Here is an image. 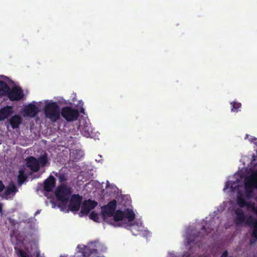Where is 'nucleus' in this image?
<instances>
[{"label": "nucleus", "mask_w": 257, "mask_h": 257, "mask_svg": "<svg viewBox=\"0 0 257 257\" xmlns=\"http://www.w3.org/2000/svg\"><path fill=\"white\" fill-rule=\"evenodd\" d=\"M72 193L71 188L66 185L61 184L58 186L55 191V195L58 201H68Z\"/></svg>", "instance_id": "nucleus-6"}, {"label": "nucleus", "mask_w": 257, "mask_h": 257, "mask_svg": "<svg viewBox=\"0 0 257 257\" xmlns=\"http://www.w3.org/2000/svg\"><path fill=\"white\" fill-rule=\"evenodd\" d=\"M44 111L46 117L55 122L60 118V107L57 102H49L45 104Z\"/></svg>", "instance_id": "nucleus-2"}, {"label": "nucleus", "mask_w": 257, "mask_h": 257, "mask_svg": "<svg viewBox=\"0 0 257 257\" xmlns=\"http://www.w3.org/2000/svg\"><path fill=\"white\" fill-rule=\"evenodd\" d=\"M9 123L13 129L18 128L22 123V118L18 114L12 116L9 119Z\"/></svg>", "instance_id": "nucleus-14"}, {"label": "nucleus", "mask_w": 257, "mask_h": 257, "mask_svg": "<svg viewBox=\"0 0 257 257\" xmlns=\"http://www.w3.org/2000/svg\"><path fill=\"white\" fill-rule=\"evenodd\" d=\"M202 229H205V226H203Z\"/></svg>", "instance_id": "nucleus-42"}, {"label": "nucleus", "mask_w": 257, "mask_h": 257, "mask_svg": "<svg viewBox=\"0 0 257 257\" xmlns=\"http://www.w3.org/2000/svg\"><path fill=\"white\" fill-rule=\"evenodd\" d=\"M36 253H37V256L38 257L39 256V252L37 251V250L36 249Z\"/></svg>", "instance_id": "nucleus-39"}, {"label": "nucleus", "mask_w": 257, "mask_h": 257, "mask_svg": "<svg viewBox=\"0 0 257 257\" xmlns=\"http://www.w3.org/2000/svg\"><path fill=\"white\" fill-rule=\"evenodd\" d=\"M5 188V186L2 181L0 180V192H2Z\"/></svg>", "instance_id": "nucleus-32"}, {"label": "nucleus", "mask_w": 257, "mask_h": 257, "mask_svg": "<svg viewBox=\"0 0 257 257\" xmlns=\"http://www.w3.org/2000/svg\"><path fill=\"white\" fill-rule=\"evenodd\" d=\"M60 257H66V256H64V255H62V256H60Z\"/></svg>", "instance_id": "nucleus-43"}, {"label": "nucleus", "mask_w": 257, "mask_h": 257, "mask_svg": "<svg viewBox=\"0 0 257 257\" xmlns=\"http://www.w3.org/2000/svg\"><path fill=\"white\" fill-rule=\"evenodd\" d=\"M253 227L251 238L250 239L251 244L253 243L257 240V226H253Z\"/></svg>", "instance_id": "nucleus-27"}, {"label": "nucleus", "mask_w": 257, "mask_h": 257, "mask_svg": "<svg viewBox=\"0 0 257 257\" xmlns=\"http://www.w3.org/2000/svg\"><path fill=\"white\" fill-rule=\"evenodd\" d=\"M237 203L238 205V206L241 208H243L246 206H249V205L247 204V203L245 201L244 198L242 196V194L240 193H239L237 195Z\"/></svg>", "instance_id": "nucleus-23"}, {"label": "nucleus", "mask_w": 257, "mask_h": 257, "mask_svg": "<svg viewBox=\"0 0 257 257\" xmlns=\"http://www.w3.org/2000/svg\"><path fill=\"white\" fill-rule=\"evenodd\" d=\"M2 207H3L2 204L1 203H0V213H2V210H3Z\"/></svg>", "instance_id": "nucleus-35"}, {"label": "nucleus", "mask_w": 257, "mask_h": 257, "mask_svg": "<svg viewBox=\"0 0 257 257\" xmlns=\"http://www.w3.org/2000/svg\"><path fill=\"white\" fill-rule=\"evenodd\" d=\"M10 87L8 84L3 80H0V97L7 96Z\"/></svg>", "instance_id": "nucleus-16"}, {"label": "nucleus", "mask_w": 257, "mask_h": 257, "mask_svg": "<svg viewBox=\"0 0 257 257\" xmlns=\"http://www.w3.org/2000/svg\"><path fill=\"white\" fill-rule=\"evenodd\" d=\"M80 112L84 113V109L83 108H81L80 109Z\"/></svg>", "instance_id": "nucleus-36"}, {"label": "nucleus", "mask_w": 257, "mask_h": 257, "mask_svg": "<svg viewBox=\"0 0 257 257\" xmlns=\"http://www.w3.org/2000/svg\"><path fill=\"white\" fill-rule=\"evenodd\" d=\"M135 218L136 214L133 210L127 208L123 210H116L114 216V221H121L127 224L134 221Z\"/></svg>", "instance_id": "nucleus-3"}, {"label": "nucleus", "mask_w": 257, "mask_h": 257, "mask_svg": "<svg viewBox=\"0 0 257 257\" xmlns=\"http://www.w3.org/2000/svg\"><path fill=\"white\" fill-rule=\"evenodd\" d=\"M252 225H257V221L256 222H255L254 223H253Z\"/></svg>", "instance_id": "nucleus-41"}, {"label": "nucleus", "mask_w": 257, "mask_h": 257, "mask_svg": "<svg viewBox=\"0 0 257 257\" xmlns=\"http://www.w3.org/2000/svg\"><path fill=\"white\" fill-rule=\"evenodd\" d=\"M11 237L13 240L15 238L17 240V244L22 243L25 245V246L26 245L25 240L23 238L22 236L20 235V233H18L17 231H14L13 234L11 235Z\"/></svg>", "instance_id": "nucleus-21"}, {"label": "nucleus", "mask_w": 257, "mask_h": 257, "mask_svg": "<svg viewBox=\"0 0 257 257\" xmlns=\"http://www.w3.org/2000/svg\"><path fill=\"white\" fill-rule=\"evenodd\" d=\"M90 218L94 221H97L99 219L98 214L94 211H92L90 213Z\"/></svg>", "instance_id": "nucleus-30"}, {"label": "nucleus", "mask_w": 257, "mask_h": 257, "mask_svg": "<svg viewBox=\"0 0 257 257\" xmlns=\"http://www.w3.org/2000/svg\"><path fill=\"white\" fill-rule=\"evenodd\" d=\"M228 188V185H227V183H226V184L225 185V187H224V189H226Z\"/></svg>", "instance_id": "nucleus-37"}, {"label": "nucleus", "mask_w": 257, "mask_h": 257, "mask_svg": "<svg viewBox=\"0 0 257 257\" xmlns=\"http://www.w3.org/2000/svg\"><path fill=\"white\" fill-rule=\"evenodd\" d=\"M26 165L33 172H37L40 169L38 160L33 157H28L26 160Z\"/></svg>", "instance_id": "nucleus-11"}, {"label": "nucleus", "mask_w": 257, "mask_h": 257, "mask_svg": "<svg viewBox=\"0 0 257 257\" xmlns=\"http://www.w3.org/2000/svg\"><path fill=\"white\" fill-rule=\"evenodd\" d=\"M256 140H257V139L255 138H254L253 139H252V142H253V141H256Z\"/></svg>", "instance_id": "nucleus-40"}, {"label": "nucleus", "mask_w": 257, "mask_h": 257, "mask_svg": "<svg viewBox=\"0 0 257 257\" xmlns=\"http://www.w3.org/2000/svg\"><path fill=\"white\" fill-rule=\"evenodd\" d=\"M129 225H133V224H130ZM133 225H135V224H134Z\"/></svg>", "instance_id": "nucleus-45"}, {"label": "nucleus", "mask_w": 257, "mask_h": 257, "mask_svg": "<svg viewBox=\"0 0 257 257\" xmlns=\"http://www.w3.org/2000/svg\"><path fill=\"white\" fill-rule=\"evenodd\" d=\"M60 202L58 205V207L60 208V209L62 211H64L67 207V204L68 201H59Z\"/></svg>", "instance_id": "nucleus-29"}, {"label": "nucleus", "mask_w": 257, "mask_h": 257, "mask_svg": "<svg viewBox=\"0 0 257 257\" xmlns=\"http://www.w3.org/2000/svg\"><path fill=\"white\" fill-rule=\"evenodd\" d=\"M82 201V197L78 194H73L70 199L68 209L71 211H77L79 210Z\"/></svg>", "instance_id": "nucleus-10"}, {"label": "nucleus", "mask_w": 257, "mask_h": 257, "mask_svg": "<svg viewBox=\"0 0 257 257\" xmlns=\"http://www.w3.org/2000/svg\"><path fill=\"white\" fill-rule=\"evenodd\" d=\"M186 239L188 240V241H187V242H188L187 245H188L189 244V240H190V238H189V237L188 236H186Z\"/></svg>", "instance_id": "nucleus-38"}, {"label": "nucleus", "mask_w": 257, "mask_h": 257, "mask_svg": "<svg viewBox=\"0 0 257 257\" xmlns=\"http://www.w3.org/2000/svg\"><path fill=\"white\" fill-rule=\"evenodd\" d=\"M55 175L58 178L60 183H63L66 181V178L64 174L56 173Z\"/></svg>", "instance_id": "nucleus-28"}, {"label": "nucleus", "mask_w": 257, "mask_h": 257, "mask_svg": "<svg viewBox=\"0 0 257 257\" xmlns=\"http://www.w3.org/2000/svg\"><path fill=\"white\" fill-rule=\"evenodd\" d=\"M82 135L86 138H89L91 136L92 133V128L88 124H85L81 128Z\"/></svg>", "instance_id": "nucleus-22"}, {"label": "nucleus", "mask_w": 257, "mask_h": 257, "mask_svg": "<svg viewBox=\"0 0 257 257\" xmlns=\"http://www.w3.org/2000/svg\"><path fill=\"white\" fill-rule=\"evenodd\" d=\"M27 178V175L25 173L23 170H20L18 176V182L19 185H22L26 180Z\"/></svg>", "instance_id": "nucleus-24"}, {"label": "nucleus", "mask_w": 257, "mask_h": 257, "mask_svg": "<svg viewBox=\"0 0 257 257\" xmlns=\"http://www.w3.org/2000/svg\"><path fill=\"white\" fill-rule=\"evenodd\" d=\"M98 205V203L95 200L88 199L84 200L81 206L79 216L82 217L84 215H87L91 209H94Z\"/></svg>", "instance_id": "nucleus-9"}, {"label": "nucleus", "mask_w": 257, "mask_h": 257, "mask_svg": "<svg viewBox=\"0 0 257 257\" xmlns=\"http://www.w3.org/2000/svg\"><path fill=\"white\" fill-rule=\"evenodd\" d=\"M31 245H34V247L36 249L37 248V244L35 242H30L29 243Z\"/></svg>", "instance_id": "nucleus-33"}, {"label": "nucleus", "mask_w": 257, "mask_h": 257, "mask_svg": "<svg viewBox=\"0 0 257 257\" xmlns=\"http://www.w3.org/2000/svg\"><path fill=\"white\" fill-rule=\"evenodd\" d=\"M235 214L236 215L237 220L240 222H242L245 218L243 211L241 209H237L235 210Z\"/></svg>", "instance_id": "nucleus-25"}, {"label": "nucleus", "mask_w": 257, "mask_h": 257, "mask_svg": "<svg viewBox=\"0 0 257 257\" xmlns=\"http://www.w3.org/2000/svg\"><path fill=\"white\" fill-rule=\"evenodd\" d=\"M227 254H228V252H227V251H224V252L222 253V255H221V257H226V256H227Z\"/></svg>", "instance_id": "nucleus-34"}, {"label": "nucleus", "mask_w": 257, "mask_h": 257, "mask_svg": "<svg viewBox=\"0 0 257 257\" xmlns=\"http://www.w3.org/2000/svg\"><path fill=\"white\" fill-rule=\"evenodd\" d=\"M15 249L19 256V257H30V251L29 250V246H26V250H23L22 249H18L17 247H15Z\"/></svg>", "instance_id": "nucleus-19"}, {"label": "nucleus", "mask_w": 257, "mask_h": 257, "mask_svg": "<svg viewBox=\"0 0 257 257\" xmlns=\"http://www.w3.org/2000/svg\"><path fill=\"white\" fill-rule=\"evenodd\" d=\"M24 94L22 88L17 86H14L10 88V91L6 96L12 101H19L24 97Z\"/></svg>", "instance_id": "nucleus-8"}, {"label": "nucleus", "mask_w": 257, "mask_h": 257, "mask_svg": "<svg viewBox=\"0 0 257 257\" xmlns=\"http://www.w3.org/2000/svg\"><path fill=\"white\" fill-rule=\"evenodd\" d=\"M245 195L248 198L252 197L253 189H257V171H254L244 179Z\"/></svg>", "instance_id": "nucleus-4"}, {"label": "nucleus", "mask_w": 257, "mask_h": 257, "mask_svg": "<svg viewBox=\"0 0 257 257\" xmlns=\"http://www.w3.org/2000/svg\"><path fill=\"white\" fill-rule=\"evenodd\" d=\"M117 205L116 201L114 199L110 201L107 205L101 207V215L105 218L107 217H113L114 220L116 208Z\"/></svg>", "instance_id": "nucleus-7"}, {"label": "nucleus", "mask_w": 257, "mask_h": 257, "mask_svg": "<svg viewBox=\"0 0 257 257\" xmlns=\"http://www.w3.org/2000/svg\"><path fill=\"white\" fill-rule=\"evenodd\" d=\"M215 215L209 214L202 220V225H214L215 223Z\"/></svg>", "instance_id": "nucleus-18"}, {"label": "nucleus", "mask_w": 257, "mask_h": 257, "mask_svg": "<svg viewBox=\"0 0 257 257\" xmlns=\"http://www.w3.org/2000/svg\"><path fill=\"white\" fill-rule=\"evenodd\" d=\"M55 182L56 180L54 177L49 176L44 182V190L47 192L51 191L55 186Z\"/></svg>", "instance_id": "nucleus-15"}, {"label": "nucleus", "mask_w": 257, "mask_h": 257, "mask_svg": "<svg viewBox=\"0 0 257 257\" xmlns=\"http://www.w3.org/2000/svg\"><path fill=\"white\" fill-rule=\"evenodd\" d=\"M245 225H249V224H248V223H246V224H245Z\"/></svg>", "instance_id": "nucleus-44"}, {"label": "nucleus", "mask_w": 257, "mask_h": 257, "mask_svg": "<svg viewBox=\"0 0 257 257\" xmlns=\"http://www.w3.org/2000/svg\"><path fill=\"white\" fill-rule=\"evenodd\" d=\"M18 189L17 187L13 183H12L6 188L4 195L7 197L12 193H16Z\"/></svg>", "instance_id": "nucleus-17"}, {"label": "nucleus", "mask_w": 257, "mask_h": 257, "mask_svg": "<svg viewBox=\"0 0 257 257\" xmlns=\"http://www.w3.org/2000/svg\"><path fill=\"white\" fill-rule=\"evenodd\" d=\"M77 252L75 257H97L98 251H104L106 247L96 241L90 242L87 245L79 244L77 245Z\"/></svg>", "instance_id": "nucleus-1"}, {"label": "nucleus", "mask_w": 257, "mask_h": 257, "mask_svg": "<svg viewBox=\"0 0 257 257\" xmlns=\"http://www.w3.org/2000/svg\"><path fill=\"white\" fill-rule=\"evenodd\" d=\"M40 167H45L48 163H49V159L48 155L45 153L42 155L40 156L38 159Z\"/></svg>", "instance_id": "nucleus-20"}, {"label": "nucleus", "mask_w": 257, "mask_h": 257, "mask_svg": "<svg viewBox=\"0 0 257 257\" xmlns=\"http://www.w3.org/2000/svg\"><path fill=\"white\" fill-rule=\"evenodd\" d=\"M14 113L12 106L7 105L0 109V121H4Z\"/></svg>", "instance_id": "nucleus-13"}, {"label": "nucleus", "mask_w": 257, "mask_h": 257, "mask_svg": "<svg viewBox=\"0 0 257 257\" xmlns=\"http://www.w3.org/2000/svg\"><path fill=\"white\" fill-rule=\"evenodd\" d=\"M23 111L27 116L33 117L38 113L39 110L35 104L30 103L25 107Z\"/></svg>", "instance_id": "nucleus-12"}, {"label": "nucleus", "mask_w": 257, "mask_h": 257, "mask_svg": "<svg viewBox=\"0 0 257 257\" xmlns=\"http://www.w3.org/2000/svg\"><path fill=\"white\" fill-rule=\"evenodd\" d=\"M60 115L67 121L72 122L77 119L79 116V112L76 108L66 106L61 108Z\"/></svg>", "instance_id": "nucleus-5"}, {"label": "nucleus", "mask_w": 257, "mask_h": 257, "mask_svg": "<svg viewBox=\"0 0 257 257\" xmlns=\"http://www.w3.org/2000/svg\"><path fill=\"white\" fill-rule=\"evenodd\" d=\"M127 227H128V228H127L128 229H130L131 230V231H133V230H135L137 229V228L139 226H135V225H133V226H126Z\"/></svg>", "instance_id": "nucleus-31"}, {"label": "nucleus", "mask_w": 257, "mask_h": 257, "mask_svg": "<svg viewBox=\"0 0 257 257\" xmlns=\"http://www.w3.org/2000/svg\"><path fill=\"white\" fill-rule=\"evenodd\" d=\"M231 105V110L232 112H238L239 111V108H240L241 106V104L240 102H238L237 101H233L230 103Z\"/></svg>", "instance_id": "nucleus-26"}]
</instances>
